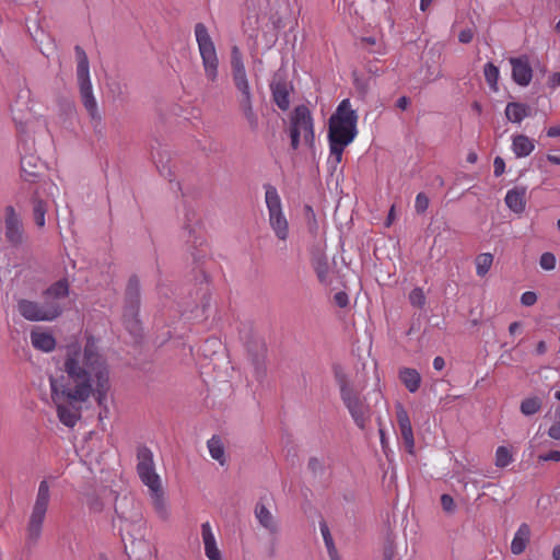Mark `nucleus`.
Masks as SVG:
<instances>
[{"label":"nucleus","instance_id":"obj_15","mask_svg":"<svg viewBox=\"0 0 560 560\" xmlns=\"http://www.w3.org/2000/svg\"><path fill=\"white\" fill-rule=\"evenodd\" d=\"M5 238L13 246H18L23 241V224L15 213L12 206L5 208Z\"/></svg>","mask_w":560,"mask_h":560},{"label":"nucleus","instance_id":"obj_13","mask_svg":"<svg viewBox=\"0 0 560 560\" xmlns=\"http://www.w3.org/2000/svg\"><path fill=\"white\" fill-rule=\"evenodd\" d=\"M144 526L141 527L140 534L138 532H129L126 534L125 551L129 560H150L152 550L149 541L144 539Z\"/></svg>","mask_w":560,"mask_h":560},{"label":"nucleus","instance_id":"obj_45","mask_svg":"<svg viewBox=\"0 0 560 560\" xmlns=\"http://www.w3.org/2000/svg\"><path fill=\"white\" fill-rule=\"evenodd\" d=\"M409 301L411 305L422 308L425 304V295L421 288H415L409 293Z\"/></svg>","mask_w":560,"mask_h":560},{"label":"nucleus","instance_id":"obj_44","mask_svg":"<svg viewBox=\"0 0 560 560\" xmlns=\"http://www.w3.org/2000/svg\"><path fill=\"white\" fill-rule=\"evenodd\" d=\"M330 147V154L335 158L336 163H340L342 159V152L350 143H343L339 140H328Z\"/></svg>","mask_w":560,"mask_h":560},{"label":"nucleus","instance_id":"obj_51","mask_svg":"<svg viewBox=\"0 0 560 560\" xmlns=\"http://www.w3.org/2000/svg\"><path fill=\"white\" fill-rule=\"evenodd\" d=\"M441 505L445 513L452 514L455 512L456 504L452 495L444 493L441 495Z\"/></svg>","mask_w":560,"mask_h":560},{"label":"nucleus","instance_id":"obj_14","mask_svg":"<svg viewBox=\"0 0 560 560\" xmlns=\"http://www.w3.org/2000/svg\"><path fill=\"white\" fill-rule=\"evenodd\" d=\"M231 68L235 88L241 94L250 93L243 55L236 45L231 48Z\"/></svg>","mask_w":560,"mask_h":560},{"label":"nucleus","instance_id":"obj_60","mask_svg":"<svg viewBox=\"0 0 560 560\" xmlns=\"http://www.w3.org/2000/svg\"><path fill=\"white\" fill-rule=\"evenodd\" d=\"M548 85L550 88H556L560 85V72H556L549 78Z\"/></svg>","mask_w":560,"mask_h":560},{"label":"nucleus","instance_id":"obj_33","mask_svg":"<svg viewBox=\"0 0 560 560\" xmlns=\"http://www.w3.org/2000/svg\"><path fill=\"white\" fill-rule=\"evenodd\" d=\"M208 448H209L211 457L213 459L218 460L221 465H224V463H225L224 445L222 443L221 438L218 435H213L208 441Z\"/></svg>","mask_w":560,"mask_h":560},{"label":"nucleus","instance_id":"obj_2","mask_svg":"<svg viewBox=\"0 0 560 560\" xmlns=\"http://www.w3.org/2000/svg\"><path fill=\"white\" fill-rule=\"evenodd\" d=\"M331 370L335 382L339 387L340 398L343 405L348 409L354 423L361 430H364L372 416L371 407L351 383L349 375L340 363H334Z\"/></svg>","mask_w":560,"mask_h":560},{"label":"nucleus","instance_id":"obj_34","mask_svg":"<svg viewBox=\"0 0 560 560\" xmlns=\"http://www.w3.org/2000/svg\"><path fill=\"white\" fill-rule=\"evenodd\" d=\"M542 399L538 396L527 397L522 400L520 410L524 416H533L540 411Z\"/></svg>","mask_w":560,"mask_h":560},{"label":"nucleus","instance_id":"obj_26","mask_svg":"<svg viewBox=\"0 0 560 560\" xmlns=\"http://www.w3.org/2000/svg\"><path fill=\"white\" fill-rule=\"evenodd\" d=\"M40 191L38 189H34L32 192V206H33V218L34 222L38 228H43L45 225V214L47 212V205L40 198Z\"/></svg>","mask_w":560,"mask_h":560},{"label":"nucleus","instance_id":"obj_61","mask_svg":"<svg viewBox=\"0 0 560 560\" xmlns=\"http://www.w3.org/2000/svg\"><path fill=\"white\" fill-rule=\"evenodd\" d=\"M445 366V361L442 357H435L433 360V368L441 371Z\"/></svg>","mask_w":560,"mask_h":560},{"label":"nucleus","instance_id":"obj_20","mask_svg":"<svg viewBox=\"0 0 560 560\" xmlns=\"http://www.w3.org/2000/svg\"><path fill=\"white\" fill-rule=\"evenodd\" d=\"M526 191V187L516 186L506 192L505 203L514 213H522L525 210Z\"/></svg>","mask_w":560,"mask_h":560},{"label":"nucleus","instance_id":"obj_21","mask_svg":"<svg viewBox=\"0 0 560 560\" xmlns=\"http://www.w3.org/2000/svg\"><path fill=\"white\" fill-rule=\"evenodd\" d=\"M201 535L205 544V552L209 560H222L221 552L217 547L215 538L209 523L201 525Z\"/></svg>","mask_w":560,"mask_h":560},{"label":"nucleus","instance_id":"obj_5","mask_svg":"<svg viewBox=\"0 0 560 560\" xmlns=\"http://www.w3.org/2000/svg\"><path fill=\"white\" fill-rule=\"evenodd\" d=\"M115 514L118 523L114 521V526H117L121 536V540L126 544V534L131 530L141 532L144 526L141 506L130 495H122L116 498Z\"/></svg>","mask_w":560,"mask_h":560},{"label":"nucleus","instance_id":"obj_64","mask_svg":"<svg viewBox=\"0 0 560 560\" xmlns=\"http://www.w3.org/2000/svg\"><path fill=\"white\" fill-rule=\"evenodd\" d=\"M553 560H560V545H557L552 550Z\"/></svg>","mask_w":560,"mask_h":560},{"label":"nucleus","instance_id":"obj_1","mask_svg":"<svg viewBox=\"0 0 560 560\" xmlns=\"http://www.w3.org/2000/svg\"><path fill=\"white\" fill-rule=\"evenodd\" d=\"M67 380L50 377L51 400L56 406L59 421L73 428L81 419L82 404L91 396L95 397L101 407L98 419L108 417L106 405L107 394L110 389L109 366L106 359L97 350L93 337L85 341L81 351L79 346L67 349L63 362Z\"/></svg>","mask_w":560,"mask_h":560},{"label":"nucleus","instance_id":"obj_41","mask_svg":"<svg viewBox=\"0 0 560 560\" xmlns=\"http://www.w3.org/2000/svg\"><path fill=\"white\" fill-rule=\"evenodd\" d=\"M395 555V535L388 528L385 536L383 556L384 560H393Z\"/></svg>","mask_w":560,"mask_h":560},{"label":"nucleus","instance_id":"obj_4","mask_svg":"<svg viewBox=\"0 0 560 560\" xmlns=\"http://www.w3.org/2000/svg\"><path fill=\"white\" fill-rule=\"evenodd\" d=\"M358 115L348 98L342 100L328 120V140L351 143L357 137Z\"/></svg>","mask_w":560,"mask_h":560},{"label":"nucleus","instance_id":"obj_47","mask_svg":"<svg viewBox=\"0 0 560 560\" xmlns=\"http://www.w3.org/2000/svg\"><path fill=\"white\" fill-rule=\"evenodd\" d=\"M319 527H320V532H322L327 551H335L336 546L334 544V539H332V536L330 534L327 523L325 521H322L319 523Z\"/></svg>","mask_w":560,"mask_h":560},{"label":"nucleus","instance_id":"obj_62","mask_svg":"<svg viewBox=\"0 0 560 560\" xmlns=\"http://www.w3.org/2000/svg\"><path fill=\"white\" fill-rule=\"evenodd\" d=\"M547 136H548V137H551V138L560 137V126H553V127H550V128L547 130Z\"/></svg>","mask_w":560,"mask_h":560},{"label":"nucleus","instance_id":"obj_56","mask_svg":"<svg viewBox=\"0 0 560 560\" xmlns=\"http://www.w3.org/2000/svg\"><path fill=\"white\" fill-rule=\"evenodd\" d=\"M548 436L560 441V420H557L549 429H548Z\"/></svg>","mask_w":560,"mask_h":560},{"label":"nucleus","instance_id":"obj_35","mask_svg":"<svg viewBox=\"0 0 560 560\" xmlns=\"http://www.w3.org/2000/svg\"><path fill=\"white\" fill-rule=\"evenodd\" d=\"M40 306L43 312L49 316L46 318L47 322H51L62 314V307L57 299L44 298V302Z\"/></svg>","mask_w":560,"mask_h":560},{"label":"nucleus","instance_id":"obj_8","mask_svg":"<svg viewBox=\"0 0 560 560\" xmlns=\"http://www.w3.org/2000/svg\"><path fill=\"white\" fill-rule=\"evenodd\" d=\"M21 176L24 182L36 184L35 189L42 190L46 195L54 194L52 188H56V185L49 177L48 166L34 153H25L21 158Z\"/></svg>","mask_w":560,"mask_h":560},{"label":"nucleus","instance_id":"obj_58","mask_svg":"<svg viewBox=\"0 0 560 560\" xmlns=\"http://www.w3.org/2000/svg\"><path fill=\"white\" fill-rule=\"evenodd\" d=\"M472 37H474V33L469 28H466V30H463L459 35H458V39L460 43L463 44H468L472 40Z\"/></svg>","mask_w":560,"mask_h":560},{"label":"nucleus","instance_id":"obj_23","mask_svg":"<svg viewBox=\"0 0 560 560\" xmlns=\"http://www.w3.org/2000/svg\"><path fill=\"white\" fill-rule=\"evenodd\" d=\"M504 114L509 121L521 124L525 117L532 116V108L525 103L510 102L505 107Z\"/></svg>","mask_w":560,"mask_h":560},{"label":"nucleus","instance_id":"obj_22","mask_svg":"<svg viewBox=\"0 0 560 560\" xmlns=\"http://www.w3.org/2000/svg\"><path fill=\"white\" fill-rule=\"evenodd\" d=\"M307 106L299 105L294 108L290 117L289 136L290 139H300L302 131L303 121H305L307 114Z\"/></svg>","mask_w":560,"mask_h":560},{"label":"nucleus","instance_id":"obj_9","mask_svg":"<svg viewBox=\"0 0 560 560\" xmlns=\"http://www.w3.org/2000/svg\"><path fill=\"white\" fill-rule=\"evenodd\" d=\"M50 499L49 485L46 480H42L38 487L35 504L27 524L26 545L34 546L42 534V527L47 512Z\"/></svg>","mask_w":560,"mask_h":560},{"label":"nucleus","instance_id":"obj_52","mask_svg":"<svg viewBox=\"0 0 560 560\" xmlns=\"http://www.w3.org/2000/svg\"><path fill=\"white\" fill-rule=\"evenodd\" d=\"M307 467L314 476L322 475L324 472V466L317 457H311L308 459Z\"/></svg>","mask_w":560,"mask_h":560},{"label":"nucleus","instance_id":"obj_32","mask_svg":"<svg viewBox=\"0 0 560 560\" xmlns=\"http://www.w3.org/2000/svg\"><path fill=\"white\" fill-rule=\"evenodd\" d=\"M68 295L69 282L66 278L56 281L43 292V298L57 299L58 301L67 298Z\"/></svg>","mask_w":560,"mask_h":560},{"label":"nucleus","instance_id":"obj_46","mask_svg":"<svg viewBox=\"0 0 560 560\" xmlns=\"http://www.w3.org/2000/svg\"><path fill=\"white\" fill-rule=\"evenodd\" d=\"M399 431H400L401 438L404 440V444H405L408 453L412 454L413 447H415V438H413L412 427L402 428V429H399Z\"/></svg>","mask_w":560,"mask_h":560},{"label":"nucleus","instance_id":"obj_38","mask_svg":"<svg viewBox=\"0 0 560 560\" xmlns=\"http://www.w3.org/2000/svg\"><path fill=\"white\" fill-rule=\"evenodd\" d=\"M483 74L487 83L490 89L494 92L498 91V80H499V68L492 63L487 62L483 68Z\"/></svg>","mask_w":560,"mask_h":560},{"label":"nucleus","instance_id":"obj_59","mask_svg":"<svg viewBox=\"0 0 560 560\" xmlns=\"http://www.w3.org/2000/svg\"><path fill=\"white\" fill-rule=\"evenodd\" d=\"M409 105H410V98L407 96H401L396 102V107H398L401 110H406Z\"/></svg>","mask_w":560,"mask_h":560},{"label":"nucleus","instance_id":"obj_19","mask_svg":"<svg viewBox=\"0 0 560 560\" xmlns=\"http://www.w3.org/2000/svg\"><path fill=\"white\" fill-rule=\"evenodd\" d=\"M311 262L318 281L322 284H327L329 275V264L325 253L322 249L313 250Z\"/></svg>","mask_w":560,"mask_h":560},{"label":"nucleus","instance_id":"obj_27","mask_svg":"<svg viewBox=\"0 0 560 560\" xmlns=\"http://www.w3.org/2000/svg\"><path fill=\"white\" fill-rule=\"evenodd\" d=\"M535 149L534 141L525 135H516L512 140V150L516 158L528 156Z\"/></svg>","mask_w":560,"mask_h":560},{"label":"nucleus","instance_id":"obj_29","mask_svg":"<svg viewBox=\"0 0 560 560\" xmlns=\"http://www.w3.org/2000/svg\"><path fill=\"white\" fill-rule=\"evenodd\" d=\"M530 537V528L527 524H522L511 544V551L514 555H521L524 552Z\"/></svg>","mask_w":560,"mask_h":560},{"label":"nucleus","instance_id":"obj_42","mask_svg":"<svg viewBox=\"0 0 560 560\" xmlns=\"http://www.w3.org/2000/svg\"><path fill=\"white\" fill-rule=\"evenodd\" d=\"M512 462V454L505 446H499L495 452V466L506 467Z\"/></svg>","mask_w":560,"mask_h":560},{"label":"nucleus","instance_id":"obj_49","mask_svg":"<svg viewBox=\"0 0 560 560\" xmlns=\"http://www.w3.org/2000/svg\"><path fill=\"white\" fill-rule=\"evenodd\" d=\"M540 267L545 270H553L556 267V257L552 253H544L539 259Z\"/></svg>","mask_w":560,"mask_h":560},{"label":"nucleus","instance_id":"obj_24","mask_svg":"<svg viewBox=\"0 0 560 560\" xmlns=\"http://www.w3.org/2000/svg\"><path fill=\"white\" fill-rule=\"evenodd\" d=\"M240 109L247 120L249 129L254 132L257 131L259 127V120L253 109L252 93L241 94Z\"/></svg>","mask_w":560,"mask_h":560},{"label":"nucleus","instance_id":"obj_12","mask_svg":"<svg viewBox=\"0 0 560 560\" xmlns=\"http://www.w3.org/2000/svg\"><path fill=\"white\" fill-rule=\"evenodd\" d=\"M266 205L269 212V222L276 235L284 241L288 237L289 226L285 217L282 213L281 199L276 187L270 184L265 185Z\"/></svg>","mask_w":560,"mask_h":560},{"label":"nucleus","instance_id":"obj_28","mask_svg":"<svg viewBox=\"0 0 560 560\" xmlns=\"http://www.w3.org/2000/svg\"><path fill=\"white\" fill-rule=\"evenodd\" d=\"M31 341L35 349L42 350L44 352H50L56 347V339L49 332H31Z\"/></svg>","mask_w":560,"mask_h":560},{"label":"nucleus","instance_id":"obj_16","mask_svg":"<svg viewBox=\"0 0 560 560\" xmlns=\"http://www.w3.org/2000/svg\"><path fill=\"white\" fill-rule=\"evenodd\" d=\"M510 63L512 66V79L521 85L527 86L533 78V69L526 55L511 58Z\"/></svg>","mask_w":560,"mask_h":560},{"label":"nucleus","instance_id":"obj_7","mask_svg":"<svg viewBox=\"0 0 560 560\" xmlns=\"http://www.w3.org/2000/svg\"><path fill=\"white\" fill-rule=\"evenodd\" d=\"M75 57L78 60L77 66V78L80 89V96L83 106L88 110L89 115L94 120H101V115L97 110V103L93 95L92 91V83L90 80V66H89V58L84 51V49L77 45L74 47Z\"/></svg>","mask_w":560,"mask_h":560},{"label":"nucleus","instance_id":"obj_6","mask_svg":"<svg viewBox=\"0 0 560 560\" xmlns=\"http://www.w3.org/2000/svg\"><path fill=\"white\" fill-rule=\"evenodd\" d=\"M115 514L118 523L114 521V526H117L121 536V540L126 544V534L131 530L141 532L144 526L141 506L130 495H122L116 498Z\"/></svg>","mask_w":560,"mask_h":560},{"label":"nucleus","instance_id":"obj_57","mask_svg":"<svg viewBox=\"0 0 560 560\" xmlns=\"http://www.w3.org/2000/svg\"><path fill=\"white\" fill-rule=\"evenodd\" d=\"M538 459L542 460V462H548V460L560 462V451H550L547 454L539 455Z\"/></svg>","mask_w":560,"mask_h":560},{"label":"nucleus","instance_id":"obj_18","mask_svg":"<svg viewBox=\"0 0 560 560\" xmlns=\"http://www.w3.org/2000/svg\"><path fill=\"white\" fill-rule=\"evenodd\" d=\"M272 100L281 110L290 107V85L283 80L272 81L270 83Z\"/></svg>","mask_w":560,"mask_h":560},{"label":"nucleus","instance_id":"obj_55","mask_svg":"<svg viewBox=\"0 0 560 560\" xmlns=\"http://www.w3.org/2000/svg\"><path fill=\"white\" fill-rule=\"evenodd\" d=\"M334 300H335V303L343 308V307H347L348 304H349V298H348V294L343 291H340V292H337L335 295H334Z\"/></svg>","mask_w":560,"mask_h":560},{"label":"nucleus","instance_id":"obj_40","mask_svg":"<svg viewBox=\"0 0 560 560\" xmlns=\"http://www.w3.org/2000/svg\"><path fill=\"white\" fill-rule=\"evenodd\" d=\"M304 217L306 220V225L308 232L315 237L318 234V223L316 220V214L313 208L310 205L304 206Z\"/></svg>","mask_w":560,"mask_h":560},{"label":"nucleus","instance_id":"obj_53","mask_svg":"<svg viewBox=\"0 0 560 560\" xmlns=\"http://www.w3.org/2000/svg\"><path fill=\"white\" fill-rule=\"evenodd\" d=\"M537 302V294L533 291H526L521 296V303L525 306H532Z\"/></svg>","mask_w":560,"mask_h":560},{"label":"nucleus","instance_id":"obj_36","mask_svg":"<svg viewBox=\"0 0 560 560\" xmlns=\"http://www.w3.org/2000/svg\"><path fill=\"white\" fill-rule=\"evenodd\" d=\"M303 125L304 126H302V131H303L304 142L310 149H313L314 144H315V131H314L313 117H312L310 109H307L306 118H305V121H303Z\"/></svg>","mask_w":560,"mask_h":560},{"label":"nucleus","instance_id":"obj_63","mask_svg":"<svg viewBox=\"0 0 560 560\" xmlns=\"http://www.w3.org/2000/svg\"><path fill=\"white\" fill-rule=\"evenodd\" d=\"M547 351V346H546V342L545 341H539L536 346V352L537 354L541 355V354H545Z\"/></svg>","mask_w":560,"mask_h":560},{"label":"nucleus","instance_id":"obj_3","mask_svg":"<svg viewBox=\"0 0 560 560\" xmlns=\"http://www.w3.org/2000/svg\"><path fill=\"white\" fill-rule=\"evenodd\" d=\"M137 458V471L141 481L150 489L153 508L158 516L166 521L168 518V509L160 477L154 469L152 452L147 446H141L138 448Z\"/></svg>","mask_w":560,"mask_h":560},{"label":"nucleus","instance_id":"obj_54","mask_svg":"<svg viewBox=\"0 0 560 560\" xmlns=\"http://www.w3.org/2000/svg\"><path fill=\"white\" fill-rule=\"evenodd\" d=\"M493 174L495 177H500L505 172V162L501 156H495L493 161Z\"/></svg>","mask_w":560,"mask_h":560},{"label":"nucleus","instance_id":"obj_30","mask_svg":"<svg viewBox=\"0 0 560 560\" xmlns=\"http://www.w3.org/2000/svg\"><path fill=\"white\" fill-rule=\"evenodd\" d=\"M187 243L190 244L191 248V257L195 264H201L208 257L209 250L208 245L203 241L201 236L194 235L192 240H188Z\"/></svg>","mask_w":560,"mask_h":560},{"label":"nucleus","instance_id":"obj_37","mask_svg":"<svg viewBox=\"0 0 560 560\" xmlns=\"http://www.w3.org/2000/svg\"><path fill=\"white\" fill-rule=\"evenodd\" d=\"M107 88H108L109 94L115 100H125V97L127 96V93H128L127 84L122 83L121 81H119L117 79H110L107 82Z\"/></svg>","mask_w":560,"mask_h":560},{"label":"nucleus","instance_id":"obj_50","mask_svg":"<svg viewBox=\"0 0 560 560\" xmlns=\"http://www.w3.org/2000/svg\"><path fill=\"white\" fill-rule=\"evenodd\" d=\"M429 207V198L424 192H419L416 197V212L422 214L427 211Z\"/></svg>","mask_w":560,"mask_h":560},{"label":"nucleus","instance_id":"obj_31","mask_svg":"<svg viewBox=\"0 0 560 560\" xmlns=\"http://www.w3.org/2000/svg\"><path fill=\"white\" fill-rule=\"evenodd\" d=\"M255 515L260 523L261 526H264L266 529H268L271 534L277 533L278 527L273 520L272 514L270 511L265 506V504L258 502L255 506Z\"/></svg>","mask_w":560,"mask_h":560},{"label":"nucleus","instance_id":"obj_39","mask_svg":"<svg viewBox=\"0 0 560 560\" xmlns=\"http://www.w3.org/2000/svg\"><path fill=\"white\" fill-rule=\"evenodd\" d=\"M493 262V256L490 253L479 254L476 258V272L479 277L488 273Z\"/></svg>","mask_w":560,"mask_h":560},{"label":"nucleus","instance_id":"obj_48","mask_svg":"<svg viewBox=\"0 0 560 560\" xmlns=\"http://www.w3.org/2000/svg\"><path fill=\"white\" fill-rule=\"evenodd\" d=\"M86 504L90 511L94 513H100L103 511L104 503L101 498L95 493H90L86 495Z\"/></svg>","mask_w":560,"mask_h":560},{"label":"nucleus","instance_id":"obj_11","mask_svg":"<svg viewBox=\"0 0 560 560\" xmlns=\"http://www.w3.org/2000/svg\"><path fill=\"white\" fill-rule=\"evenodd\" d=\"M141 303L140 281L136 275L128 279L125 291V304L122 319L126 328L131 332L140 330L139 311Z\"/></svg>","mask_w":560,"mask_h":560},{"label":"nucleus","instance_id":"obj_25","mask_svg":"<svg viewBox=\"0 0 560 560\" xmlns=\"http://www.w3.org/2000/svg\"><path fill=\"white\" fill-rule=\"evenodd\" d=\"M400 382L410 393H416L421 384V375L416 369L401 368L398 372Z\"/></svg>","mask_w":560,"mask_h":560},{"label":"nucleus","instance_id":"obj_17","mask_svg":"<svg viewBox=\"0 0 560 560\" xmlns=\"http://www.w3.org/2000/svg\"><path fill=\"white\" fill-rule=\"evenodd\" d=\"M18 312L20 315L30 322H47L49 316L45 314L38 302L27 299L18 300Z\"/></svg>","mask_w":560,"mask_h":560},{"label":"nucleus","instance_id":"obj_10","mask_svg":"<svg viewBox=\"0 0 560 560\" xmlns=\"http://www.w3.org/2000/svg\"><path fill=\"white\" fill-rule=\"evenodd\" d=\"M195 35L198 44L199 52L202 59L206 78L214 82L218 78L219 59L214 43L211 39L208 30L203 23L195 25Z\"/></svg>","mask_w":560,"mask_h":560},{"label":"nucleus","instance_id":"obj_43","mask_svg":"<svg viewBox=\"0 0 560 560\" xmlns=\"http://www.w3.org/2000/svg\"><path fill=\"white\" fill-rule=\"evenodd\" d=\"M396 418L399 429L411 427L409 415L401 404L396 406Z\"/></svg>","mask_w":560,"mask_h":560}]
</instances>
